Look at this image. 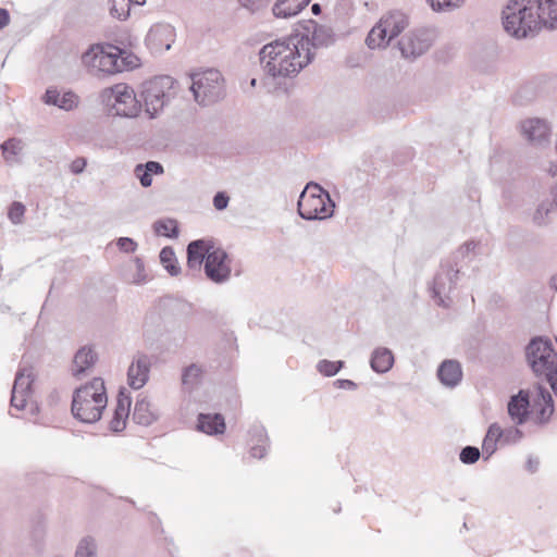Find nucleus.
Masks as SVG:
<instances>
[{"instance_id":"52","label":"nucleus","mask_w":557,"mask_h":557,"mask_svg":"<svg viewBox=\"0 0 557 557\" xmlns=\"http://www.w3.org/2000/svg\"><path fill=\"white\" fill-rule=\"evenodd\" d=\"M475 247H476V243H474V242L465 243L457 251V257L461 256L462 258H465V257L469 256L471 252L474 251Z\"/></svg>"},{"instance_id":"48","label":"nucleus","mask_w":557,"mask_h":557,"mask_svg":"<svg viewBox=\"0 0 557 557\" xmlns=\"http://www.w3.org/2000/svg\"><path fill=\"white\" fill-rule=\"evenodd\" d=\"M119 249L123 252H134L137 249V243L129 237H120L116 242Z\"/></svg>"},{"instance_id":"45","label":"nucleus","mask_w":557,"mask_h":557,"mask_svg":"<svg viewBox=\"0 0 557 557\" xmlns=\"http://www.w3.org/2000/svg\"><path fill=\"white\" fill-rule=\"evenodd\" d=\"M271 0H238L242 8L250 13H257L265 9Z\"/></svg>"},{"instance_id":"24","label":"nucleus","mask_w":557,"mask_h":557,"mask_svg":"<svg viewBox=\"0 0 557 557\" xmlns=\"http://www.w3.org/2000/svg\"><path fill=\"white\" fill-rule=\"evenodd\" d=\"M557 212V184L552 189V199H545L537 206L533 221L539 226H545L550 222V215Z\"/></svg>"},{"instance_id":"28","label":"nucleus","mask_w":557,"mask_h":557,"mask_svg":"<svg viewBox=\"0 0 557 557\" xmlns=\"http://www.w3.org/2000/svg\"><path fill=\"white\" fill-rule=\"evenodd\" d=\"M498 443H502L500 426L497 423H492L482 443V455L485 461L495 454Z\"/></svg>"},{"instance_id":"19","label":"nucleus","mask_w":557,"mask_h":557,"mask_svg":"<svg viewBox=\"0 0 557 557\" xmlns=\"http://www.w3.org/2000/svg\"><path fill=\"white\" fill-rule=\"evenodd\" d=\"M530 398L528 392L521 389L512 395L507 405V411L511 421L517 424H523L529 416Z\"/></svg>"},{"instance_id":"6","label":"nucleus","mask_w":557,"mask_h":557,"mask_svg":"<svg viewBox=\"0 0 557 557\" xmlns=\"http://www.w3.org/2000/svg\"><path fill=\"white\" fill-rule=\"evenodd\" d=\"M528 364L536 376L544 377L557 397V352L546 337H534L525 347Z\"/></svg>"},{"instance_id":"16","label":"nucleus","mask_w":557,"mask_h":557,"mask_svg":"<svg viewBox=\"0 0 557 557\" xmlns=\"http://www.w3.org/2000/svg\"><path fill=\"white\" fill-rule=\"evenodd\" d=\"M175 38V29L170 24L158 23L151 26L147 36V47L156 53L168 51L171 49Z\"/></svg>"},{"instance_id":"53","label":"nucleus","mask_w":557,"mask_h":557,"mask_svg":"<svg viewBox=\"0 0 557 557\" xmlns=\"http://www.w3.org/2000/svg\"><path fill=\"white\" fill-rule=\"evenodd\" d=\"M334 385L341 389L354 391L357 388V384L354 381L347 379L336 380L334 382Z\"/></svg>"},{"instance_id":"58","label":"nucleus","mask_w":557,"mask_h":557,"mask_svg":"<svg viewBox=\"0 0 557 557\" xmlns=\"http://www.w3.org/2000/svg\"><path fill=\"white\" fill-rule=\"evenodd\" d=\"M550 287L557 290V275L552 277Z\"/></svg>"},{"instance_id":"18","label":"nucleus","mask_w":557,"mask_h":557,"mask_svg":"<svg viewBox=\"0 0 557 557\" xmlns=\"http://www.w3.org/2000/svg\"><path fill=\"white\" fill-rule=\"evenodd\" d=\"M150 366V358L147 355L138 354L134 358L127 371V380L132 388L139 389L147 383Z\"/></svg>"},{"instance_id":"22","label":"nucleus","mask_w":557,"mask_h":557,"mask_svg":"<svg viewBox=\"0 0 557 557\" xmlns=\"http://www.w3.org/2000/svg\"><path fill=\"white\" fill-rule=\"evenodd\" d=\"M437 377L447 387L453 388L457 386L462 379L460 363L453 359L444 360L437 369Z\"/></svg>"},{"instance_id":"25","label":"nucleus","mask_w":557,"mask_h":557,"mask_svg":"<svg viewBox=\"0 0 557 557\" xmlns=\"http://www.w3.org/2000/svg\"><path fill=\"white\" fill-rule=\"evenodd\" d=\"M250 455L253 458L261 459L268 453L269 438L267 432L261 425H253L250 431Z\"/></svg>"},{"instance_id":"57","label":"nucleus","mask_w":557,"mask_h":557,"mask_svg":"<svg viewBox=\"0 0 557 557\" xmlns=\"http://www.w3.org/2000/svg\"><path fill=\"white\" fill-rule=\"evenodd\" d=\"M311 11H312V13H313V14H315V15H317V14H319V13L321 12V7H320V4H319V3H314V4H312V7H311Z\"/></svg>"},{"instance_id":"4","label":"nucleus","mask_w":557,"mask_h":557,"mask_svg":"<svg viewBox=\"0 0 557 557\" xmlns=\"http://www.w3.org/2000/svg\"><path fill=\"white\" fill-rule=\"evenodd\" d=\"M107 404L104 382L100 377H95L74 391L71 410L75 419L91 424L101 419Z\"/></svg>"},{"instance_id":"60","label":"nucleus","mask_w":557,"mask_h":557,"mask_svg":"<svg viewBox=\"0 0 557 557\" xmlns=\"http://www.w3.org/2000/svg\"><path fill=\"white\" fill-rule=\"evenodd\" d=\"M250 85H251L252 87H255V86L257 85V79H256V78H252V79L250 81Z\"/></svg>"},{"instance_id":"46","label":"nucleus","mask_w":557,"mask_h":557,"mask_svg":"<svg viewBox=\"0 0 557 557\" xmlns=\"http://www.w3.org/2000/svg\"><path fill=\"white\" fill-rule=\"evenodd\" d=\"M25 213V206L22 202L14 201L8 212V216L13 224H20Z\"/></svg>"},{"instance_id":"47","label":"nucleus","mask_w":557,"mask_h":557,"mask_svg":"<svg viewBox=\"0 0 557 557\" xmlns=\"http://www.w3.org/2000/svg\"><path fill=\"white\" fill-rule=\"evenodd\" d=\"M134 265L136 273L132 277V283L139 285L146 282L145 265L140 258H135Z\"/></svg>"},{"instance_id":"39","label":"nucleus","mask_w":557,"mask_h":557,"mask_svg":"<svg viewBox=\"0 0 557 557\" xmlns=\"http://www.w3.org/2000/svg\"><path fill=\"white\" fill-rule=\"evenodd\" d=\"M110 14L120 21H125L129 16L131 5L128 0H108Z\"/></svg>"},{"instance_id":"12","label":"nucleus","mask_w":557,"mask_h":557,"mask_svg":"<svg viewBox=\"0 0 557 557\" xmlns=\"http://www.w3.org/2000/svg\"><path fill=\"white\" fill-rule=\"evenodd\" d=\"M458 273L459 269L450 262L441 264L431 286L432 297L437 301V305L442 307L449 306V295L455 289Z\"/></svg>"},{"instance_id":"8","label":"nucleus","mask_w":557,"mask_h":557,"mask_svg":"<svg viewBox=\"0 0 557 557\" xmlns=\"http://www.w3.org/2000/svg\"><path fill=\"white\" fill-rule=\"evenodd\" d=\"M99 97L109 115L135 117L140 112L141 104L134 89L126 84L120 83L107 87Z\"/></svg>"},{"instance_id":"21","label":"nucleus","mask_w":557,"mask_h":557,"mask_svg":"<svg viewBox=\"0 0 557 557\" xmlns=\"http://www.w3.org/2000/svg\"><path fill=\"white\" fill-rule=\"evenodd\" d=\"M97 354L89 346L79 348L74 358L72 366V374L76 379H81L97 361Z\"/></svg>"},{"instance_id":"56","label":"nucleus","mask_w":557,"mask_h":557,"mask_svg":"<svg viewBox=\"0 0 557 557\" xmlns=\"http://www.w3.org/2000/svg\"><path fill=\"white\" fill-rule=\"evenodd\" d=\"M548 173L553 177H557V161L550 162Z\"/></svg>"},{"instance_id":"3","label":"nucleus","mask_w":557,"mask_h":557,"mask_svg":"<svg viewBox=\"0 0 557 557\" xmlns=\"http://www.w3.org/2000/svg\"><path fill=\"white\" fill-rule=\"evenodd\" d=\"M202 263L207 277L213 283L230 280L232 268L226 251L208 239L193 240L187 245V264L190 269H199Z\"/></svg>"},{"instance_id":"43","label":"nucleus","mask_w":557,"mask_h":557,"mask_svg":"<svg viewBox=\"0 0 557 557\" xmlns=\"http://www.w3.org/2000/svg\"><path fill=\"white\" fill-rule=\"evenodd\" d=\"M481 456V451L475 446H466L461 449L459 454V459L465 465H473L475 463Z\"/></svg>"},{"instance_id":"13","label":"nucleus","mask_w":557,"mask_h":557,"mask_svg":"<svg viewBox=\"0 0 557 557\" xmlns=\"http://www.w3.org/2000/svg\"><path fill=\"white\" fill-rule=\"evenodd\" d=\"M432 41V32L428 29H414L399 39L398 49L405 59H416L430 49Z\"/></svg>"},{"instance_id":"29","label":"nucleus","mask_w":557,"mask_h":557,"mask_svg":"<svg viewBox=\"0 0 557 557\" xmlns=\"http://www.w3.org/2000/svg\"><path fill=\"white\" fill-rule=\"evenodd\" d=\"M135 175L139 180L143 187H149L152 184V175L163 173V166L156 161H148L145 164H137Z\"/></svg>"},{"instance_id":"15","label":"nucleus","mask_w":557,"mask_h":557,"mask_svg":"<svg viewBox=\"0 0 557 557\" xmlns=\"http://www.w3.org/2000/svg\"><path fill=\"white\" fill-rule=\"evenodd\" d=\"M523 137L534 147H546L550 144V125L540 117H530L521 122Z\"/></svg>"},{"instance_id":"51","label":"nucleus","mask_w":557,"mask_h":557,"mask_svg":"<svg viewBox=\"0 0 557 557\" xmlns=\"http://www.w3.org/2000/svg\"><path fill=\"white\" fill-rule=\"evenodd\" d=\"M86 165H87V160L83 157H79L72 161V163L70 164V171L73 174H81L84 172Z\"/></svg>"},{"instance_id":"10","label":"nucleus","mask_w":557,"mask_h":557,"mask_svg":"<svg viewBox=\"0 0 557 557\" xmlns=\"http://www.w3.org/2000/svg\"><path fill=\"white\" fill-rule=\"evenodd\" d=\"M176 94L177 83L169 75L157 76L146 82L141 92L146 112L150 117L157 116Z\"/></svg>"},{"instance_id":"32","label":"nucleus","mask_w":557,"mask_h":557,"mask_svg":"<svg viewBox=\"0 0 557 557\" xmlns=\"http://www.w3.org/2000/svg\"><path fill=\"white\" fill-rule=\"evenodd\" d=\"M25 145L20 138H10L0 145L4 160L10 163H16L17 157L22 153Z\"/></svg>"},{"instance_id":"55","label":"nucleus","mask_w":557,"mask_h":557,"mask_svg":"<svg viewBox=\"0 0 557 557\" xmlns=\"http://www.w3.org/2000/svg\"><path fill=\"white\" fill-rule=\"evenodd\" d=\"M10 23V13L7 9L0 8V30L7 27Z\"/></svg>"},{"instance_id":"38","label":"nucleus","mask_w":557,"mask_h":557,"mask_svg":"<svg viewBox=\"0 0 557 557\" xmlns=\"http://www.w3.org/2000/svg\"><path fill=\"white\" fill-rule=\"evenodd\" d=\"M97 543L92 536H84L77 544L74 557H97Z\"/></svg>"},{"instance_id":"9","label":"nucleus","mask_w":557,"mask_h":557,"mask_svg":"<svg viewBox=\"0 0 557 557\" xmlns=\"http://www.w3.org/2000/svg\"><path fill=\"white\" fill-rule=\"evenodd\" d=\"M409 26V17L399 10L385 13L369 32L366 44L370 49L386 48Z\"/></svg>"},{"instance_id":"1","label":"nucleus","mask_w":557,"mask_h":557,"mask_svg":"<svg viewBox=\"0 0 557 557\" xmlns=\"http://www.w3.org/2000/svg\"><path fill=\"white\" fill-rule=\"evenodd\" d=\"M260 62L272 77H287L299 73L313 60L309 36L295 33L276 39L260 50Z\"/></svg>"},{"instance_id":"34","label":"nucleus","mask_w":557,"mask_h":557,"mask_svg":"<svg viewBox=\"0 0 557 557\" xmlns=\"http://www.w3.org/2000/svg\"><path fill=\"white\" fill-rule=\"evenodd\" d=\"M159 258L161 264L171 276H176L180 274L181 268L178 265L174 249L172 247L166 246L162 248Z\"/></svg>"},{"instance_id":"41","label":"nucleus","mask_w":557,"mask_h":557,"mask_svg":"<svg viewBox=\"0 0 557 557\" xmlns=\"http://www.w3.org/2000/svg\"><path fill=\"white\" fill-rule=\"evenodd\" d=\"M344 367V361H330L326 359L320 360L317 364V370L324 376H334Z\"/></svg>"},{"instance_id":"54","label":"nucleus","mask_w":557,"mask_h":557,"mask_svg":"<svg viewBox=\"0 0 557 557\" xmlns=\"http://www.w3.org/2000/svg\"><path fill=\"white\" fill-rule=\"evenodd\" d=\"M539 467H540V460L537 458L530 456L527 460L525 469L530 473H535L539 470Z\"/></svg>"},{"instance_id":"14","label":"nucleus","mask_w":557,"mask_h":557,"mask_svg":"<svg viewBox=\"0 0 557 557\" xmlns=\"http://www.w3.org/2000/svg\"><path fill=\"white\" fill-rule=\"evenodd\" d=\"M34 373L30 367L21 368L14 380L11 395V407L16 410H23L32 396V384Z\"/></svg>"},{"instance_id":"50","label":"nucleus","mask_w":557,"mask_h":557,"mask_svg":"<svg viewBox=\"0 0 557 557\" xmlns=\"http://www.w3.org/2000/svg\"><path fill=\"white\" fill-rule=\"evenodd\" d=\"M60 92L55 88H48L44 96V101L50 106H58L60 99Z\"/></svg>"},{"instance_id":"17","label":"nucleus","mask_w":557,"mask_h":557,"mask_svg":"<svg viewBox=\"0 0 557 557\" xmlns=\"http://www.w3.org/2000/svg\"><path fill=\"white\" fill-rule=\"evenodd\" d=\"M539 32L557 29V0H532Z\"/></svg>"},{"instance_id":"44","label":"nucleus","mask_w":557,"mask_h":557,"mask_svg":"<svg viewBox=\"0 0 557 557\" xmlns=\"http://www.w3.org/2000/svg\"><path fill=\"white\" fill-rule=\"evenodd\" d=\"M502 444H515L519 442L523 437L522 431H520L517 426H510L507 429H502Z\"/></svg>"},{"instance_id":"20","label":"nucleus","mask_w":557,"mask_h":557,"mask_svg":"<svg viewBox=\"0 0 557 557\" xmlns=\"http://www.w3.org/2000/svg\"><path fill=\"white\" fill-rule=\"evenodd\" d=\"M131 404V397L121 391L117 396L113 417L109 423V428L112 432L119 433L125 429L126 421L129 416Z\"/></svg>"},{"instance_id":"37","label":"nucleus","mask_w":557,"mask_h":557,"mask_svg":"<svg viewBox=\"0 0 557 557\" xmlns=\"http://www.w3.org/2000/svg\"><path fill=\"white\" fill-rule=\"evenodd\" d=\"M164 305L178 317H189L193 313V305L181 298L169 297Z\"/></svg>"},{"instance_id":"23","label":"nucleus","mask_w":557,"mask_h":557,"mask_svg":"<svg viewBox=\"0 0 557 557\" xmlns=\"http://www.w3.org/2000/svg\"><path fill=\"white\" fill-rule=\"evenodd\" d=\"M197 429L208 435L223 434L225 420L221 413H199Z\"/></svg>"},{"instance_id":"26","label":"nucleus","mask_w":557,"mask_h":557,"mask_svg":"<svg viewBox=\"0 0 557 557\" xmlns=\"http://www.w3.org/2000/svg\"><path fill=\"white\" fill-rule=\"evenodd\" d=\"M311 0H276L272 12L277 18H289L297 15Z\"/></svg>"},{"instance_id":"2","label":"nucleus","mask_w":557,"mask_h":557,"mask_svg":"<svg viewBox=\"0 0 557 557\" xmlns=\"http://www.w3.org/2000/svg\"><path fill=\"white\" fill-rule=\"evenodd\" d=\"M82 63L90 75L103 77L135 69L139 59L114 45L96 44L83 53Z\"/></svg>"},{"instance_id":"7","label":"nucleus","mask_w":557,"mask_h":557,"mask_svg":"<svg viewBox=\"0 0 557 557\" xmlns=\"http://www.w3.org/2000/svg\"><path fill=\"white\" fill-rule=\"evenodd\" d=\"M334 202L319 184L310 182L298 199V214L307 221L325 220L333 215Z\"/></svg>"},{"instance_id":"30","label":"nucleus","mask_w":557,"mask_h":557,"mask_svg":"<svg viewBox=\"0 0 557 557\" xmlns=\"http://www.w3.org/2000/svg\"><path fill=\"white\" fill-rule=\"evenodd\" d=\"M537 411V420L546 422L554 412L553 398L548 391L540 388L537 393V400L534 404Z\"/></svg>"},{"instance_id":"40","label":"nucleus","mask_w":557,"mask_h":557,"mask_svg":"<svg viewBox=\"0 0 557 557\" xmlns=\"http://www.w3.org/2000/svg\"><path fill=\"white\" fill-rule=\"evenodd\" d=\"M310 51L318 46H327L332 41V35L329 28L324 26H314L312 37L310 38Z\"/></svg>"},{"instance_id":"35","label":"nucleus","mask_w":557,"mask_h":557,"mask_svg":"<svg viewBox=\"0 0 557 557\" xmlns=\"http://www.w3.org/2000/svg\"><path fill=\"white\" fill-rule=\"evenodd\" d=\"M435 13H451L463 7L466 0H425Z\"/></svg>"},{"instance_id":"27","label":"nucleus","mask_w":557,"mask_h":557,"mask_svg":"<svg viewBox=\"0 0 557 557\" xmlns=\"http://www.w3.org/2000/svg\"><path fill=\"white\" fill-rule=\"evenodd\" d=\"M393 364L394 355L388 348L380 347L374 349L370 359V366L374 372L386 373L392 369Z\"/></svg>"},{"instance_id":"33","label":"nucleus","mask_w":557,"mask_h":557,"mask_svg":"<svg viewBox=\"0 0 557 557\" xmlns=\"http://www.w3.org/2000/svg\"><path fill=\"white\" fill-rule=\"evenodd\" d=\"M153 231L158 236L177 238L180 234L178 223L174 219L158 220L153 224Z\"/></svg>"},{"instance_id":"31","label":"nucleus","mask_w":557,"mask_h":557,"mask_svg":"<svg viewBox=\"0 0 557 557\" xmlns=\"http://www.w3.org/2000/svg\"><path fill=\"white\" fill-rule=\"evenodd\" d=\"M133 420L140 425H150L156 416L150 408V403L146 398L137 399L133 412Z\"/></svg>"},{"instance_id":"42","label":"nucleus","mask_w":557,"mask_h":557,"mask_svg":"<svg viewBox=\"0 0 557 557\" xmlns=\"http://www.w3.org/2000/svg\"><path fill=\"white\" fill-rule=\"evenodd\" d=\"M78 96L73 91L69 90L60 95L59 103L57 107L65 111H71L78 106Z\"/></svg>"},{"instance_id":"11","label":"nucleus","mask_w":557,"mask_h":557,"mask_svg":"<svg viewBox=\"0 0 557 557\" xmlns=\"http://www.w3.org/2000/svg\"><path fill=\"white\" fill-rule=\"evenodd\" d=\"M190 81V90L195 101L199 104L214 103L224 96L223 77L215 69L193 73Z\"/></svg>"},{"instance_id":"59","label":"nucleus","mask_w":557,"mask_h":557,"mask_svg":"<svg viewBox=\"0 0 557 557\" xmlns=\"http://www.w3.org/2000/svg\"><path fill=\"white\" fill-rule=\"evenodd\" d=\"M128 2H129V5L131 4L143 5L146 2V0H128Z\"/></svg>"},{"instance_id":"36","label":"nucleus","mask_w":557,"mask_h":557,"mask_svg":"<svg viewBox=\"0 0 557 557\" xmlns=\"http://www.w3.org/2000/svg\"><path fill=\"white\" fill-rule=\"evenodd\" d=\"M202 370L197 364L186 367L182 374V383L185 388H195L201 380Z\"/></svg>"},{"instance_id":"5","label":"nucleus","mask_w":557,"mask_h":557,"mask_svg":"<svg viewBox=\"0 0 557 557\" xmlns=\"http://www.w3.org/2000/svg\"><path fill=\"white\" fill-rule=\"evenodd\" d=\"M532 0H508L502 11L504 29L511 37L524 39L537 35Z\"/></svg>"},{"instance_id":"49","label":"nucleus","mask_w":557,"mask_h":557,"mask_svg":"<svg viewBox=\"0 0 557 557\" xmlns=\"http://www.w3.org/2000/svg\"><path fill=\"white\" fill-rule=\"evenodd\" d=\"M230 197L224 191H219L213 197V206L216 210H224L227 208Z\"/></svg>"}]
</instances>
